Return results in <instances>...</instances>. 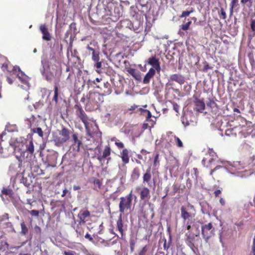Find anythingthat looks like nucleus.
<instances>
[{"mask_svg":"<svg viewBox=\"0 0 255 255\" xmlns=\"http://www.w3.org/2000/svg\"><path fill=\"white\" fill-rule=\"evenodd\" d=\"M85 237L86 239L89 240L90 242H93L94 241L93 238L91 236V235H90L89 233H87L85 235Z\"/></svg>","mask_w":255,"mask_h":255,"instance_id":"obj_58","label":"nucleus"},{"mask_svg":"<svg viewBox=\"0 0 255 255\" xmlns=\"http://www.w3.org/2000/svg\"><path fill=\"white\" fill-rule=\"evenodd\" d=\"M46 162L47 166L55 167L57 163V158L54 154H48L46 157Z\"/></svg>","mask_w":255,"mask_h":255,"instance_id":"obj_22","label":"nucleus"},{"mask_svg":"<svg viewBox=\"0 0 255 255\" xmlns=\"http://www.w3.org/2000/svg\"><path fill=\"white\" fill-rule=\"evenodd\" d=\"M175 141L176 142V145L177 147L181 148L183 147V144L182 141L180 139V138L176 136H174Z\"/></svg>","mask_w":255,"mask_h":255,"instance_id":"obj_48","label":"nucleus"},{"mask_svg":"<svg viewBox=\"0 0 255 255\" xmlns=\"http://www.w3.org/2000/svg\"><path fill=\"white\" fill-rule=\"evenodd\" d=\"M188 21L185 23H183L181 25H180V31H179V34L181 35V32L180 30H183V31H186L189 29L190 26L191 24V21L189 20V19H187Z\"/></svg>","mask_w":255,"mask_h":255,"instance_id":"obj_30","label":"nucleus"},{"mask_svg":"<svg viewBox=\"0 0 255 255\" xmlns=\"http://www.w3.org/2000/svg\"><path fill=\"white\" fill-rule=\"evenodd\" d=\"M32 132L38 134L41 138L43 137V131L41 128H34L31 129Z\"/></svg>","mask_w":255,"mask_h":255,"instance_id":"obj_41","label":"nucleus"},{"mask_svg":"<svg viewBox=\"0 0 255 255\" xmlns=\"http://www.w3.org/2000/svg\"><path fill=\"white\" fill-rule=\"evenodd\" d=\"M217 104L213 100H210L207 103V106L208 107H210L211 108H213L216 106Z\"/></svg>","mask_w":255,"mask_h":255,"instance_id":"obj_52","label":"nucleus"},{"mask_svg":"<svg viewBox=\"0 0 255 255\" xmlns=\"http://www.w3.org/2000/svg\"><path fill=\"white\" fill-rule=\"evenodd\" d=\"M220 17L221 18H222L223 19H225L227 18L226 12L225 11L224 9L223 8H221V9Z\"/></svg>","mask_w":255,"mask_h":255,"instance_id":"obj_53","label":"nucleus"},{"mask_svg":"<svg viewBox=\"0 0 255 255\" xmlns=\"http://www.w3.org/2000/svg\"><path fill=\"white\" fill-rule=\"evenodd\" d=\"M26 150L29 152L30 154H33L34 151V145L32 140L29 141L28 144L26 145Z\"/></svg>","mask_w":255,"mask_h":255,"instance_id":"obj_39","label":"nucleus"},{"mask_svg":"<svg viewBox=\"0 0 255 255\" xmlns=\"http://www.w3.org/2000/svg\"><path fill=\"white\" fill-rule=\"evenodd\" d=\"M181 185L180 184L178 183H175L172 185V189L173 191L171 193V195H174L176 193L179 192L180 189Z\"/></svg>","mask_w":255,"mask_h":255,"instance_id":"obj_38","label":"nucleus"},{"mask_svg":"<svg viewBox=\"0 0 255 255\" xmlns=\"http://www.w3.org/2000/svg\"><path fill=\"white\" fill-rule=\"evenodd\" d=\"M214 195L216 197H217L219 196V195L221 193V191L220 189L216 190L214 192Z\"/></svg>","mask_w":255,"mask_h":255,"instance_id":"obj_62","label":"nucleus"},{"mask_svg":"<svg viewBox=\"0 0 255 255\" xmlns=\"http://www.w3.org/2000/svg\"><path fill=\"white\" fill-rule=\"evenodd\" d=\"M94 62V67L96 71L100 74L102 73V61H100V60L97 61H93Z\"/></svg>","mask_w":255,"mask_h":255,"instance_id":"obj_31","label":"nucleus"},{"mask_svg":"<svg viewBox=\"0 0 255 255\" xmlns=\"http://www.w3.org/2000/svg\"><path fill=\"white\" fill-rule=\"evenodd\" d=\"M54 95L53 98V101L55 103V105L58 104V96H59V90L57 86L55 85L54 88Z\"/></svg>","mask_w":255,"mask_h":255,"instance_id":"obj_37","label":"nucleus"},{"mask_svg":"<svg viewBox=\"0 0 255 255\" xmlns=\"http://www.w3.org/2000/svg\"><path fill=\"white\" fill-rule=\"evenodd\" d=\"M96 88L100 89L103 96L109 95L112 92L111 85L108 82H104L101 85H96Z\"/></svg>","mask_w":255,"mask_h":255,"instance_id":"obj_9","label":"nucleus"},{"mask_svg":"<svg viewBox=\"0 0 255 255\" xmlns=\"http://www.w3.org/2000/svg\"><path fill=\"white\" fill-rule=\"evenodd\" d=\"M54 77V73L52 72L47 73L46 75V79L47 81L51 82Z\"/></svg>","mask_w":255,"mask_h":255,"instance_id":"obj_51","label":"nucleus"},{"mask_svg":"<svg viewBox=\"0 0 255 255\" xmlns=\"http://www.w3.org/2000/svg\"><path fill=\"white\" fill-rule=\"evenodd\" d=\"M64 255H76V253L74 251H65L63 253Z\"/></svg>","mask_w":255,"mask_h":255,"instance_id":"obj_56","label":"nucleus"},{"mask_svg":"<svg viewBox=\"0 0 255 255\" xmlns=\"http://www.w3.org/2000/svg\"><path fill=\"white\" fill-rule=\"evenodd\" d=\"M152 181L154 185L155 184V181L154 179H152V174L150 167L148 168L145 172L143 174L142 177V182L145 185H147L149 187L151 186Z\"/></svg>","mask_w":255,"mask_h":255,"instance_id":"obj_8","label":"nucleus"},{"mask_svg":"<svg viewBox=\"0 0 255 255\" xmlns=\"http://www.w3.org/2000/svg\"><path fill=\"white\" fill-rule=\"evenodd\" d=\"M1 192L3 194L6 195H11L12 194V190L10 188H3L1 190Z\"/></svg>","mask_w":255,"mask_h":255,"instance_id":"obj_47","label":"nucleus"},{"mask_svg":"<svg viewBox=\"0 0 255 255\" xmlns=\"http://www.w3.org/2000/svg\"><path fill=\"white\" fill-rule=\"evenodd\" d=\"M159 153H156L154 156V161H153V166L154 167H156L157 166H158L159 165Z\"/></svg>","mask_w":255,"mask_h":255,"instance_id":"obj_46","label":"nucleus"},{"mask_svg":"<svg viewBox=\"0 0 255 255\" xmlns=\"http://www.w3.org/2000/svg\"><path fill=\"white\" fill-rule=\"evenodd\" d=\"M82 225H83L82 223L78 222L75 227V231L78 237H82L84 235V231Z\"/></svg>","mask_w":255,"mask_h":255,"instance_id":"obj_27","label":"nucleus"},{"mask_svg":"<svg viewBox=\"0 0 255 255\" xmlns=\"http://www.w3.org/2000/svg\"><path fill=\"white\" fill-rule=\"evenodd\" d=\"M34 231L36 234L40 235L41 233V229L39 226L36 225L34 227Z\"/></svg>","mask_w":255,"mask_h":255,"instance_id":"obj_55","label":"nucleus"},{"mask_svg":"<svg viewBox=\"0 0 255 255\" xmlns=\"http://www.w3.org/2000/svg\"><path fill=\"white\" fill-rule=\"evenodd\" d=\"M193 12V10H191L190 11H183L182 12V14H181V15L180 16V17L183 18V17H186L187 16H188L189 15V14L190 13H192Z\"/></svg>","mask_w":255,"mask_h":255,"instance_id":"obj_49","label":"nucleus"},{"mask_svg":"<svg viewBox=\"0 0 255 255\" xmlns=\"http://www.w3.org/2000/svg\"><path fill=\"white\" fill-rule=\"evenodd\" d=\"M173 109L176 112L178 113V109H179V106L176 103L174 104H173Z\"/></svg>","mask_w":255,"mask_h":255,"instance_id":"obj_64","label":"nucleus"},{"mask_svg":"<svg viewBox=\"0 0 255 255\" xmlns=\"http://www.w3.org/2000/svg\"><path fill=\"white\" fill-rule=\"evenodd\" d=\"M216 159V158L205 155V157L202 160V164L206 168H211L212 165Z\"/></svg>","mask_w":255,"mask_h":255,"instance_id":"obj_19","label":"nucleus"},{"mask_svg":"<svg viewBox=\"0 0 255 255\" xmlns=\"http://www.w3.org/2000/svg\"><path fill=\"white\" fill-rule=\"evenodd\" d=\"M90 212L88 210H81L78 214V222L85 225L87 220L86 218L90 217Z\"/></svg>","mask_w":255,"mask_h":255,"instance_id":"obj_13","label":"nucleus"},{"mask_svg":"<svg viewBox=\"0 0 255 255\" xmlns=\"http://www.w3.org/2000/svg\"><path fill=\"white\" fill-rule=\"evenodd\" d=\"M188 207L192 210L194 212L192 213L189 211V209L184 206H181V217L182 218L183 222L185 223L187 221H192V219H194L195 216V209L193 205L190 204H188Z\"/></svg>","mask_w":255,"mask_h":255,"instance_id":"obj_4","label":"nucleus"},{"mask_svg":"<svg viewBox=\"0 0 255 255\" xmlns=\"http://www.w3.org/2000/svg\"><path fill=\"white\" fill-rule=\"evenodd\" d=\"M128 72L130 74L135 80H139L141 78L140 73L135 69L129 68L127 69Z\"/></svg>","mask_w":255,"mask_h":255,"instance_id":"obj_25","label":"nucleus"},{"mask_svg":"<svg viewBox=\"0 0 255 255\" xmlns=\"http://www.w3.org/2000/svg\"><path fill=\"white\" fill-rule=\"evenodd\" d=\"M186 223V229L187 230L190 231L191 229V224L192 223V221H187L185 222Z\"/></svg>","mask_w":255,"mask_h":255,"instance_id":"obj_57","label":"nucleus"},{"mask_svg":"<svg viewBox=\"0 0 255 255\" xmlns=\"http://www.w3.org/2000/svg\"><path fill=\"white\" fill-rule=\"evenodd\" d=\"M226 170V168L224 166H216L213 169L210 171V175L212 176H219L222 175Z\"/></svg>","mask_w":255,"mask_h":255,"instance_id":"obj_17","label":"nucleus"},{"mask_svg":"<svg viewBox=\"0 0 255 255\" xmlns=\"http://www.w3.org/2000/svg\"><path fill=\"white\" fill-rule=\"evenodd\" d=\"M104 96L98 92H91L89 94L88 99L91 103L99 105L103 103Z\"/></svg>","mask_w":255,"mask_h":255,"instance_id":"obj_6","label":"nucleus"},{"mask_svg":"<svg viewBox=\"0 0 255 255\" xmlns=\"http://www.w3.org/2000/svg\"><path fill=\"white\" fill-rule=\"evenodd\" d=\"M137 111L140 112L142 114L146 113L147 114L146 116V121L149 122V119H150L152 117L151 114L149 110L139 108Z\"/></svg>","mask_w":255,"mask_h":255,"instance_id":"obj_34","label":"nucleus"},{"mask_svg":"<svg viewBox=\"0 0 255 255\" xmlns=\"http://www.w3.org/2000/svg\"><path fill=\"white\" fill-rule=\"evenodd\" d=\"M251 27L253 31L255 32V20H252L251 23Z\"/></svg>","mask_w":255,"mask_h":255,"instance_id":"obj_59","label":"nucleus"},{"mask_svg":"<svg viewBox=\"0 0 255 255\" xmlns=\"http://www.w3.org/2000/svg\"><path fill=\"white\" fill-rule=\"evenodd\" d=\"M12 70L15 71V73L17 74V77L19 80L23 83L26 84L27 83V76L21 71L20 69L18 66H14L12 67Z\"/></svg>","mask_w":255,"mask_h":255,"instance_id":"obj_16","label":"nucleus"},{"mask_svg":"<svg viewBox=\"0 0 255 255\" xmlns=\"http://www.w3.org/2000/svg\"><path fill=\"white\" fill-rule=\"evenodd\" d=\"M87 49L89 50V53H92L94 52V50L97 51V49H100V48L98 45L97 42L93 41L87 45Z\"/></svg>","mask_w":255,"mask_h":255,"instance_id":"obj_26","label":"nucleus"},{"mask_svg":"<svg viewBox=\"0 0 255 255\" xmlns=\"http://www.w3.org/2000/svg\"><path fill=\"white\" fill-rule=\"evenodd\" d=\"M194 103L195 107V110L197 112L202 113L205 108V104L203 100L199 99H196L195 101H194Z\"/></svg>","mask_w":255,"mask_h":255,"instance_id":"obj_21","label":"nucleus"},{"mask_svg":"<svg viewBox=\"0 0 255 255\" xmlns=\"http://www.w3.org/2000/svg\"><path fill=\"white\" fill-rule=\"evenodd\" d=\"M242 132V128L240 126H236L232 128H228L225 130V134L229 137H236Z\"/></svg>","mask_w":255,"mask_h":255,"instance_id":"obj_11","label":"nucleus"},{"mask_svg":"<svg viewBox=\"0 0 255 255\" xmlns=\"http://www.w3.org/2000/svg\"><path fill=\"white\" fill-rule=\"evenodd\" d=\"M206 156H209V157H213L214 158H217V155L216 153L213 150V149H209Z\"/></svg>","mask_w":255,"mask_h":255,"instance_id":"obj_45","label":"nucleus"},{"mask_svg":"<svg viewBox=\"0 0 255 255\" xmlns=\"http://www.w3.org/2000/svg\"><path fill=\"white\" fill-rule=\"evenodd\" d=\"M199 234V233H198ZM198 235H196L195 236H197ZM186 236L187 237L186 241L189 243L190 244L193 245V242L195 239L194 235L188 234H186Z\"/></svg>","mask_w":255,"mask_h":255,"instance_id":"obj_42","label":"nucleus"},{"mask_svg":"<svg viewBox=\"0 0 255 255\" xmlns=\"http://www.w3.org/2000/svg\"><path fill=\"white\" fill-rule=\"evenodd\" d=\"M252 253L253 255H255V236L253 240V243L252 246Z\"/></svg>","mask_w":255,"mask_h":255,"instance_id":"obj_60","label":"nucleus"},{"mask_svg":"<svg viewBox=\"0 0 255 255\" xmlns=\"http://www.w3.org/2000/svg\"><path fill=\"white\" fill-rule=\"evenodd\" d=\"M117 230L121 234L120 239H123L125 237V231L127 230L126 226H124L121 215L119 218L116 223Z\"/></svg>","mask_w":255,"mask_h":255,"instance_id":"obj_10","label":"nucleus"},{"mask_svg":"<svg viewBox=\"0 0 255 255\" xmlns=\"http://www.w3.org/2000/svg\"><path fill=\"white\" fill-rule=\"evenodd\" d=\"M169 81H175L180 85H182L185 83V79L184 77L180 74H174L170 76Z\"/></svg>","mask_w":255,"mask_h":255,"instance_id":"obj_20","label":"nucleus"},{"mask_svg":"<svg viewBox=\"0 0 255 255\" xmlns=\"http://www.w3.org/2000/svg\"><path fill=\"white\" fill-rule=\"evenodd\" d=\"M70 131L69 129L63 127L58 133H53L52 136L53 141L55 146L61 147L68 141L70 139Z\"/></svg>","mask_w":255,"mask_h":255,"instance_id":"obj_2","label":"nucleus"},{"mask_svg":"<svg viewBox=\"0 0 255 255\" xmlns=\"http://www.w3.org/2000/svg\"><path fill=\"white\" fill-rule=\"evenodd\" d=\"M155 70L154 68H151L144 76L143 83L145 84H148L150 79L155 75Z\"/></svg>","mask_w":255,"mask_h":255,"instance_id":"obj_23","label":"nucleus"},{"mask_svg":"<svg viewBox=\"0 0 255 255\" xmlns=\"http://www.w3.org/2000/svg\"><path fill=\"white\" fill-rule=\"evenodd\" d=\"M13 66H11L10 64V62L8 61L7 59H6L5 62L2 64L1 66V68L3 71L6 70L8 72H15V71L12 70V67Z\"/></svg>","mask_w":255,"mask_h":255,"instance_id":"obj_28","label":"nucleus"},{"mask_svg":"<svg viewBox=\"0 0 255 255\" xmlns=\"http://www.w3.org/2000/svg\"><path fill=\"white\" fill-rule=\"evenodd\" d=\"M21 183H23L26 187L29 186L32 183V180L31 177L27 178L22 175V178L20 179Z\"/></svg>","mask_w":255,"mask_h":255,"instance_id":"obj_33","label":"nucleus"},{"mask_svg":"<svg viewBox=\"0 0 255 255\" xmlns=\"http://www.w3.org/2000/svg\"><path fill=\"white\" fill-rule=\"evenodd\" d=\"M93 183L94 185V190L99 191L102 188V182L100 181V179L98 178L94 179Z\"/></svg>","mask_w":255,"mask_h":255,"instance_id":"obj_32","label":"nucleus"},{"mask_svg":"<svg viewBox=\"0 0 255 255\" xmlns=\"http://www.w3.org/2000/svg\"><path fill=\"white\" fill-rule=\"evenodd\" d=\"M102 81V79L101 78H97L95 80H94L93 81H92V83L95 85L96 86V85H98L97 84V83H99L101 81Z\"/></svg>","mask_w":255,"mask_h":255,"instance_id":"obj_61","label":"nucleus"},{"mask_svg":"<svg viewBox=\"0 0 255 255\" xmlns=\"http://www.w3.org/2000/svg\"><path fill=\"white\" fill-rule=\"evenodd\" d=\"M139 195L141 200H148L150 198V190L147 187H143L141 188Z\"/></svg>","mask_w":255,"mask_h":255,"instance_id":"obj_18","label":"nucleus"},{"mask_svg":"<svg viewBox=\"0 0 255 255\" xmlns=\"http://www.w3.org/2000/svg\"><path fill=\"white\" fill-rule=\"evenodd\" d=\"M140 175V169L138 167H135L132 171L131 177L133 180H137Z\"/></svg>","mask_w":255,"mask_h":255,"instance_id":"obj_29","label":"nucleus"},{"mask_svg":"<svg viewBox=\"0 0 255 255\" xmlns=\"http://www.w3.org/2000/svg\"><path fill=\"white\" fill-rule=\"evenodd\" d=\"M21 232L20 233L23 235H26L28 233V229L25 222L22 221L20 223Z\"/></svg>","mask_w":255,"mask_h":255,"instance_id":"obj_35","label":"nucleus"},{"mask_svg":"<svg viewBox=\"0 0 255 255\" xmlns=\"http://www.w3.org/2000/svg\"><path fill=\"white\" fill-rule=\"evenodd\" d=\"M112 149L110 147L109 144L105 146L104 149L103 151L102 154L98 155L97 157V159L102 162L104 161L105 159H107V164L108 163L109 161L111 160V157H109L111 154Z\"/></svg>","mask_w":255,"mask_h":255,"instance_id":"obj_7","label":"nucleus"},{"mask_svg":"<svg viewBox=\"0 0 255 255\" xmlns=\"http://www.w3.org/2000/svg\"><path fill=\"white\" fill-rule=\"evenodd\" d=\"M132 201V191L125 197L120 198L119 203V211L121 214L125 213L126 211L130 210L131 207Z\"/></svg>","mask_w":255,"mask_h":255,"instance_id":"obj_3","label":"nucleus"},{"mask_svg":"<svg viewBox=\"0 0 255 255\" xmlns=\"http://www.w3.org/2000/svg\"><path fill=\"white\" fill-rule=\"evenodd\" d=\"M89 54H91L93 61L100 60V49H97V51L94 50L93 52L89 53Z\"/></svg>","mask_w":255,"mask_h":255,"instance_id":"obj_36","label":"nucleus"},{"mask_svg":"<svg viewBox=\"0 0 255 255\" xmlns=\"http://www.w3.org/2000/svg\"><path fill=\"white\" fill-rule=\"evenodd\" d=\"M148 247L145 246L138 253V255H145L146 252L147 251Z\"/></svg>","mask_w":255,"mask_h":255,"instance_id":"obj_50","label":"nucleus"},{"mask_svg":"<svg viewBox=\"0 0 255 255\" xmlns=\"http://www.w3.org/2000/svg\"><path fill=\"white\" fill-rule=\"evenodd\" d=\"M241 3L243 4L246 3L247 2H250V5L251 6L252 4V0H241Z\"/></svg>","mask_w":255,"mask_h":255,"instance_id":"obj_63","label":"nucleus"},{"mask_svg":"<svg viewBox=\"0 0 255 255\" xmlns=\"http://www.w3.org/2000/svg\"><path fill=\"white\" fill-rule=\"evenodd\" d=\"M29 213L32 216L38 217L39 216V212L37 210H32L29 211Z\"/></svg>","mask_w":255,"mask_h":255,"instance_id":"obj_54","label":"nucleus"},{"mask_svg":"<svg viewBox=\"0 0 255 255\" xmlns=\"http://www.w3.org/2000/svg\"><path fill=\"white\" fill-rule=\"evenodd\" d=\"M203 64L204 67L202 71L204 72H207L209 70H211L213 68V67L210 65L209 63L206 61L203 62Z\"/></svg>","mask_w":255,"mask_h":255,"instance_id":"obj_44","label":"nucleus"},{"mask_svg":"<svg viewBox=\"0 0 255 255\" xmlns=\"http://www.w3.org/2000/svg\"><path fill=\"white\" fill-rule=\"evenodd\" d=\"M148 64L151 65L153 68L156 70L157 72H159L161 70L160 63L159 60L156 58L155 56H152L148 59Z\"/></svg>","mask_w":255,"mask_h":255,"instance_id":"obj_14","label":"nucleus"},{"mask_svg":"<svg viewBox=\"0 0 255 255\" xmlns=\"http://www.w3.org/2000/svg\"><path fill=\"white\" fill-rule=\"evenodd\" d=\"M111 140L115 141V144L118 148L120 149L124 147V144L122 142L120 141L119 140L117 139L116 137L112 138Z\"/></svg>","mask_w":255,"mask_h":255,"instance_id":"obj_43","label":"nucleus"},{"mask_svg":"<svg viewBox=\"0 0 255 255\" xmlns=\"http://www.w3.org/2000/svg\"><path fill=\"white\" fill-rule=\"evenodd\" d=\"M239 0H232L230 6V14H232L233 12V9L238 5Z\"/></svg>","mask_w":255,"mask_h":255,"instance_id":"obj_40","label":"nucleus"},{"mask_svg":"<svg viewBox=\"0 0 255 255\" xmlns=\"http://www.w3.org/2000/svg\"><path fill=\"white\" fill-rule=\"evenodd\" d=\"M120 157L125 164H128L129 161V150L127 148H124L121 152Z\"/></svg>","mask_w":255,"mask_h":255,"instance_id":"obj_24","label":"nucleus"},{"mask_svg":"<svg viewBox=\"0 0 255 255\" xmlns=\"http://www.w3.org/2000/svg\"><path fill=\"white\" fill-rule=\"evenodd\" d=\"M39 29L42 33V39L44 40L50 41L51 40V36L48 31V28L45 24H41L40 25Z\"/></svg>","mask_w":255,"mask_h":255,"instance_id":"obj_15","label":"nucleus"},{"mask_svg":"<svg viewBox=\"0 0 255 255\" xmlns=\"http://www.w3.org/2000/svg\"><path fill=\"white\" fill-rule=\"evenodd\" d=\"M215 229L211 223L207 224H202L201 226V234L206 242H208L209 239L214 235Z\"/></svg>","mask_w":255,"mask_h":255,"instance_id":"obj_5","label":"nucleus"},{"mask_svg":"<svg viewBox=\"0 0 255 255\" xmlns=\"http://www.w3.org/2000/svg\"><path fill=\"white\" fill-rule=\"evenodd\" d=\"M74 108L75 109V114L76 116L84 124L87 134L90 136L93 137V132L91 130L90 126V121H91L90 118L80 105L76 104Z\"/></svg>","mask_w":255,"mask_h":255,"instance_id":"obj_1","label":"nucleus"},{"mask_svg":"<svg viewBox=\"0 0 255 255\" xmlns=\"http://www.w3.org/2000/svg\"><path fill=\"white\" fill-rule=\"evenodd\" d=\"M72 141L73 146H76V151H79L80 148L83 145L82 141V137H79V134L77 132H74L72 135Z\"/></svg>","mask_w":255,"mask_h":255,"instance_id":"obj_12","label":"nucleus"}]
</instances>
